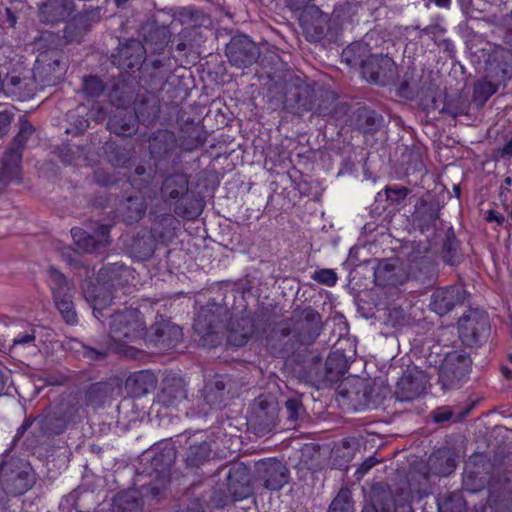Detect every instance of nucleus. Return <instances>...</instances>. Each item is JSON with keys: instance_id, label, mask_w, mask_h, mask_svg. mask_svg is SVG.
<instances>
[{"instance_id": "nucleus-30", "label": "nucleus", "mask_w": 512, "mask_h": 512, "mask_svg": "<svg viewBox=\"0 0 512 512\" xmlns=\"http://www.w3.org/2000/svg\"><path fill=\"white\" fill-rule=\"evenodd\" d=\"M366 49L365 45L362 44V43H355L349 47H347L344 51H343V58L349 63V64H352V63H356L357 62V59L356 58H351V55L353 53H355L356 51L357 52H361V51H364Z\"/></svg>"}, {"instance_id": "nucleus-44", "label": "nucleus", "mask_w": 512, "mask_h": 512, "mask_svg": "<svg viewBox=\"0 0 512 512\" xmlns=\"http://www.w3.org/2000/svg\"><path fill=\"white\" fill-rule=\"evenodd\" d=\"M116 268H117V267H115V266H114V267H112V268H111L112 272H114V271L116 270Z\"/></svg>"}, {"instance_id": "nucleus-20", "label": "nucleus", "mask_w": 512, "mask_h": 512, "mask_svg": "<svg viewBox=\"0 0 512 512\" xmlns=\"http://www.w3.org/2000/svg\"><path fill=\"white\" fill-rule=\"evenodd\" d=\"M210 447L207 443L203 442L199 445H193L189 448L186 461L190 466H198L209 458Z\"/></svg>"}, {"instance_id": "nucleus-10", "label": "nucleus", "mask_w": 512, "mask_h": 512, "mask_svg": "<svg viewBox=\"0 0 512 512\" xmlns=\"http://www.w3.org/2000/svg\"><path fill=\"white\" fill-rule=\"evenodd\" d=\"M187 398L185 383L181 378L166 377L157 394V402L167 408L179 409Z\"/></svg>"}, {"instance_id": "nucleus-9", "label": "nucleus", "mask_w": 512, "mask_h": 512, "mask_svg": "<svg viewBox=\"0 0 512 512\" xmlns=\"http://www.w3.org/2000/svg\"><path fill=\"white\" fill-rule=\"evenodd\" d=\"M465 291L459 286L439 288L431 296L430 307L438 315H445L455 306L463 303Z\"/></svg>"}, {"instance_id": "nucleus-21", "label": "nucleus", "mask_w": 512, "mask_h": 512, "mask_svg": "<svg viewBox=\"0 0 512 512\" xmlns=\"http://www.w3.org/2000/svg\"><path fill=\"white\" fill-rule=\"evenodd\" d=\"M328 512H353L348 490H341L332 501Z\"/></svg>"}, {"instance_id": "nucleus-33", "label": "nucleus", "mask_w": 512, "mask_h": 512, "mask_svg": "<svg viewBox=\"0 0 512 512\" xmlns=\"http://www.w3.org/2000/svg\"><path fill=\"white\" fill-rule=\"evenodd\" d=\"M129 202L134 207V211H135V215L129 216V219L131 221L139 219L142 216V214L144 213V210H145V208L143 206V203L141 201H138V200L133 201L132 199H130Z\"/></svg>"}, {"instance_id": "nucleus-6", "label": "nucleus", "mask_w": 512, "mask_h": 512, "mask_svg": "<svg viewBox=\"0 0 512 512\" xmlns=\"http://www.w3.org/2000/svg\"><path fill=\"white\" fill-rule=\"evenodd\" d=\"M227 56L234 66L242 68L257 60L259 50L249 37L241 35L234 37L228 44Z\"/></svg>"}, {"instance_id": "nucleus-13", "label": "nucleus", "mask_w": 512, "mask_h": 512, "mask_svg": "<svg viewBox=\"0 0 512 512\" xmlns=\"http://www.w3.org/2000/svg\"><path fill=\"white\" fill-rule=\"evenodd\" d=\"M228 489L235 500L248 497L250 494V475L246 466L237 465L229 471Z\"/></svg>"}, {"instance_id": "nucleus-8", "label": "nucleus", "mask_w": 512, "mask_h": 512, "mask_svg": "<svg viewBox=\"0 0 512 512\" xmlns=\"http://www.w3.org/2000/svg\"><path fill=\"white\" fill-rule=\"evenodd\" d=\"M9 465L5 464L2 471H5V479L3 480L4 490L13 495L26 492L34 482V474L28 464L19 462L16 467L17 471L11 470L10 474L6 473Z\"/></svg>"}, {"instance_id": "nucleus-39", "label": "nucleus", "mask_w": 512, "mask_h": 512, "mask_svg": "<svg viewBox=\"0 0 512 512\" xmlns=\"http://www.w3.org/2000/svg\"><path fill=\"white\" fill-rule=\"evenodd\" d=\"M435 4L440 8H449L451 5V0H435Z\"/></svg>"}, {"instance_id": "nucleus-46", "label": "nucleus", "mask_w": 512, "mask_h": 512, "mask_svg": "<svg viewBox=\"0 0 512 512\" xmlns=\"http://www.w3.org/2000/svg\"><path fill=\"white\" fill-rule=\"evenodd\" d=\"M510 361L512 362V354L509 356Z\"/></svg>"}, {"instance_id": "nucleus-14", "label": "nucleus", "mask_w": 512, "mask_h": 512, "mask_svg": "<svg viewBox=\"0 0 512 512\" xmlns=\"http://www.w3.org/2000/svg\"><path fill=\"white\" fill-rule=\"evenodd\" d=\"M144 47L139 41L131 40L119 50V59L115 62L123 69H133L141 65L145 59Z\"/></svg>"}, {"instance_id": "nucleus-15", "label": "nucleus", "mask_w": 512, "mask_h": 512, "mask_svg": "<svg viewBox=\"0 0 512 512\" xmlns=\"http://www.w3.org/2000/svg\"><path fill=\"white\" fill-rule=\"evenodd\" d=\"M155 384L156 379L154 374L147 370L134 373L126 382L130 393L135 397H140L146 394L154 388Z\"/></svg>"}, {"instance_id": "nucleus-26", "label": "nucleus", "mask_w": 512, "mask_h": 512, "mask_svg": "<svg viewBox=\"0 0 512 512\" xmlns=\"http://www.w3.org/2000/svg\"><path fill=\"white\" fill-rule=\"evenodd\" d=\"M35 335L33 331H26L18 334L12 341V347L16 349L18 346H34Z\"/></svg>"}, {"instance_id": "nucleus-25", "label": "nucleus", "mask_w": 512, "mask_h": 512, "mask_svg": "<svg viewBox=\"0 0 512 512\" xmlns=\"http://www.w3.org/2000/svg\"><path fill=\"white\" fill-rule=\"evenodd\" d=\"M326 366L329 371L337 369V373H343L346 370L344 355L341 353L331 354L326 361Z\"/></svg>"}, {"instance_id": "nucleus-28", "label": "nucleus", "mask_w": 512, "mask_h": 512, "mask_svg": "<svg viewBox=\"0 0 512 512\" xmlns=\"http://www.w3.org/2000/svg\"><path fill=\"white\" fill-rule=\"evenodd\" d=\"M408 190L404 187L399 188H393V187H387L385 189V194L388 200H391L392 202H398L400 200H403L407 196Z\"/></svg>"}, {"instance_id": "nucleus-32", "label": "nucleus", "mask_w": 512, "mask_h": 512, "mask_svg": "<svg viewBox=\"0 0 512 512\" xmlns=\"http://www.w3.org/2000/svg\"><path fill=\"white\" fill-rule=\"evenodd\" d=\"M11 123V116L6 109H0V135L4 134Z\"/></svg>"}, {"instance_id": "nucleus-16", "label": "nucleus", "mask_w": 512, "mask_h": 512, "mask_svg": "<svg viewBox=\"0 0 512 512\" xmlns=\"http://www.w3.org/2000/svg\"><path fill=\"white\" fill-rule=\"evenodd\" d=\"M21 153L19 149L8 151L2 159L0 169V182L9 183L19 178Z\"/></svg>"}, {"instance_id": "nucleus-36", "label": "nucleus", "mask_w": 512, "mask_h": 512, "mask_svg": "<svg viewBox=\"0 0 512 512\" xmlns=\"http://www.w3.org/2000/svg\"><path fill=\"white\" fill-rule=\"evenodd\" d=\"M452 414L448 410H438L434 413L433 419L435 422H444L451 418Z\"/></svg>"}, {"instance_id": "nucleus-31", "label": "nucleus", "mask_w": 512, "mask_h": 512, "mask_svg": "<svg viewBox=\"0 0 512 512\" xmlns=\"http://www.w3.org/2000/svg\"><path fill=\"white\" fill-rule=\"evenodd\" d=\"M33 127L27 121H23L20 126V131L16 137L18 143H24L27 138L32 134Z\"/></svg>"}, {"instance_id": "nucleus-35", "label": "nucleus", "mask_w": 512, "mask_h": 512, "mask_svg": "<svg viewBox=\"0 0 512 512\" xmlns=\"http://www.w3.org/2000/svg\"><path fill=\"white\" fill-rule=\"evenodd\" d=\"M83 355L91 360H94L104 357L105 354L93 348L83 346Z\"/></svg>"}, {"instance_id": "nucleus-38", "label": "nucleus", "mask_w": 512, "mask_h": 512, "mask_svg": "<svg viewBox=\"0 0 512 512\" xmlns=\"http://www.w3.org/2000/svg\"><path fill=\"white\" fill-rule=\"evenodd\" d=\"M374 510L376 512H394V506L393 504H388V505H384L382 507L378 506V505H374Z\"/></svg>"}, {"instance_id": "nucleus-7", "label": "nucleus", "mask_w": 512, "mask_h": 512, "mask_svg": "<svg viewBox=\"0 0 512 512\" xmlns=\"http://www.w3.org/2000/svg\"><path fill=\"white\" fill-rule=\"evenodd\" d=\"M256 473L269 490H279L287 483V469L276 459L269 458L256 463Z\"/></svg>"}, {"instance_id": "nucleus-27", "label": "nucleus", "mask_w": 512, "mask_h": 512, "mask_svg": "<svg viewBox=\"0 0 512 512\" xmlns=\"http://www.w3.org/2000/svg\"><path fill=\"white\" fill-rule=\"evenodd\" d=\"M53 10H58V7H56L52 2L45 3L40 8V15L42 19L46 22H54L62 19L64 17V9H61V11L58 12V15L56 17L50 18L48 16V13H50Z\"/></svg>"}, {"instance_id": "nucleus-43", "label": "nucleus", "mask_w": 512, "mask_h": 512, "mask_svg": "<svg viewBox=\"0 0 512 512\" xmlns=\"http://www.w3.org/2000/svg\"><path fill=\"white\" fill-rule=\"evenodd\" d=\"M170 181H171V179H170V178H169V179H167V180H166V182H165V185H166V186H168V185H169V183H170Z\"/></svg>"}, {"instance_id": "nucleus-34", "label": "nucleus", "mask_w": 512, "mask_h": 512, "mask_svg": "<svg viewBox=\"0 0 512 512\" xmlns=\"http://www.w3.org/2000/svg\"><path fill=\"white\" fill-rule=\"evenodd\" d=\"M375 465V462L372 459H368L361 464V466L357 469L356 475L357 478L360 479L364 476V474L371 469Z\"/></svg>"}, {"instance_id": "nucleus-4", "label": "nucleus", "mask_w": 512, "mask_h": 512, "mask_svg": "<svg viewBox=\"0 0 512 512\" xmlns=\"http://www.w3.org/2000/svg\"><path fill=\"white\" fill-rule=\"evenodd\" d=\"M428 383V377L418 367H409L397 382L396 397L399 401H410L420 396Z\"/></svg>"}, {"instance_id": "nucleus-5", "label": "nucleus", "mask_w": 512, "mask_h": 512, "mask_svg": "<svg viewBox=\"0 0 512 512\" xmlns=\"http://www.w3.org/2000/svg\"><path fill=\"white\" fill-rule=\"evenodd\" d=\"M362 73L367 81L385 85L395 74V63L387 55H372L363 61Z\"/></svg>"}, {"instance_id": "nucleus-3", "label": "nucleus", "mask_w": 512, "mask_h": 512, "mask_svg": "<svg viewBox=\"0 0 512 512\" xmlns=\"http://www.w3.org/2000/svg\"><path fill=\"white\" fill-rule=\"evenodd\" d=\"M49 275L51 278V289L53 291L57 309L67 323L75 324L77 321V316L74 310L71 295L67 293L70 291V285L68 281L65 279L63 274L56 270L54 267L49 269Z\"/></svg>"}, {"instance_id": "nucleus-18", "label": "nucleus", "mask_w": 512, "mask_h": 512, "mask_svg": "<svg viewBox=\"0 0 512 512\" xmlns=\"http://www.w3.org/2000/svg\"><path fill=\"white\" fill-rule=\"evenodd\" d=\"M83 291L84 296L91 304L96 317H98L96 313H99L101 309L105 308L111 302V292L104 285H84Z\"/></svg>"}, {"instance_id": "nucleus-11", "label": "nucleus", "mask_w": 512, "mask_h": 512, "mask_svg": "<svg viewBox=\"0 0 512 512\" xmlns=\"http://www.w3.org/2000/svg\"><path fill=\"white\" fill-rule=\"evenodd\" d=\"M4 93L12 95L20 100L31 98L37 89V82L28 75H23L20 71L13 70L3 80Z\"/></svg>"}, {"instance_id": "nucleus-40", "label": "nucleus", "mask_w": 512, "mask_h": 512, "mask_svg": "<svg viewBox=\"0 0 512 512\" xmlns=\"http://www.w3.org/2000/svg\"><path fill=\"white\" fill-rule=\"evenodd\" d=\"M503 153L507 155L512 154V139L503 147Z\"/></svg>"}, {"instance_id": "nucleus-22", "label": "nucleus", "mask_w": 512, "mask_h": 512, "mask_svg": "<svg viewBox=\"0 0 512 512\" xmlns=\"http://www.w3.org/2000/svg\"><path fill=\"white\" fill-rule=\"evenodd\" d=\"M496 91V84L491 81L481 80L476 84L474 88V98L480 102H485Z\"/></svg>"}, {"instance_id": "nucleus-17", "label": "nucleus", "mask_w": 512, "mask_h": 512, "mask_svg": "<svg viewBox=\"0 0 512 512\" xmlns=\"http://www.w3.org/2000/svg\"><path fill=\"white\" fill-rule=\"evenodd\" d=\"M487 323H478L473 317H463L459 321V334L464 343L472 345L478 342L481 334L486 330Z\"/></svg>"}, {"instance_id": "nucleus-12", "label": "nucleus", "mask_w": 512, "mask_h": 512, "mask_svg": "<svg viewBox=\"0 0 512 512\" xmlns=\"http://www.w3.org/2000/svg\"><path fill=\"white\" fill-rule=\"evenodd\" d=\"M71 235L75 245L80 250L92 252L99 246H104L108 243L109 227L107 225H100L94 235L88 234L81 228H73L71 229Z\"/></svg>"}, {"instance_id": "nucleus-41", "label": "nucleus", "mask_w": 512, "mask_h": 512, "mask_svg": "<svg viewBox=\"0 0 512 512\" xmlns=\"http://www.w3.org/2000/svg\"><path fill=\"white\" fill-rule=\"evenodd\" d=\"M246 339H247V336H246V335H243V336H242L241 341H239V342L237 343V345H242V344L246 341Z\"/></svg>"}, {"instance_id": "nucleus-19", "label": "nucleus", "mask_w": 512, "mask_h": 512, "mask_svg": "<svg viewBox=\"0 0 512 512\" xmlns=\"http://www.w3.org/2000/svg\"><path fill=\"white\" fill-rule=\"evenodd\" d=\"M135 123L136 119L134 115H129L128 118H119L118 116H114L112 119L108 122V128L111 132L122 135V136H128L134 133L135 129Z\"/></svg>"}, {"instance_id": "nucleus-1", "label": "nucleus", "mask_w": 512, "mask_h": 512, "mask_svg": "<svg viewBox=\"0 0 512 512\" xmlns=\"http://www.w3.org/2000/svg\"><path fill=\"white\" fill-rule=\"evenodd\" d=\"M110 338L112 343L109 350L132 357L134 356L133 349L125 348V344L144 340L172 347L181 340L182 330L171 321L161 319L152 326L151 332L148 334L138 310L125 309L111 317Z\"/></svg>"}, {"instance_id": "nucleus-45", "label": "nucleus", "mask_w": 512, "mask_h": 512, "mask_svg": "<svg viewBox=\"0 0 512 512\" xmlns=\"http://www.w3.org/2000/svg\"><path fill=\"white\" fill-rule=\"evenodd\" d=\"M230 341L234 342L235 340L233 339V336L231 335L230 336Z\"/></svg>"}, {"instance_id": "nucleus-23", "label": "nucleus", "mask_w": 512, "mask_h": 512, "mask_svg": "<svg viewBox=\"0 0 512 512\" xmlns=\"http://www.w3.org/2000/svg\"><path fill=\"white\" fill-rule=\"evenodd\" d=\"M103 89V82L96 76L86 77L83 81V90L90 96L99 95Z\"/></svg>"}, {"instance_id": "nucleus-47", "label": "nucleus", "mask_w": 512, "mask_h": 512, "mask_svg": "<svg viewBox=\"0 0 512 512\" xmlns=\"http://www.w3.org/2000/svg\"><path fill=\"white\" fill-rule=\"evenodd\" d=\"M363 512H369V510H368V509H365Z\"/></svg>"}, {"instance_id": "nucleus-2", "label": "nucleus", "mask_w": 512, "mask_h": 512, "mask_svg": "<svg viewBox=\"0 0 512 512\" xmlns=\"http://www.w3.org/2000/svg\"><path fill=\"white\" fill-rule=\"evenodd\" d=\"M65 73L66 65L61 61L57 51H45L38 55L33 69V77L41 88L55 85Z\"/></svg>"}, {"instance_id": "nucleus-42", "label": "nucleus", "mask_w": 512, "mask_h": 512, "mask_svg": "<svg viewBox=\"0 0 512 512\" xmlns=\"http://www.w3.org/2000/svg\"><path fill=\"white\" fill-rule=\"evenodd\" d=\"M128 0H115L117 6H120L122 4H124L125 2H127Z\"/></svg>"}, {"instance_id": "nucleus-37", "label": "nucleus", "mask_w": 512, "mask_h": 512, "mask_svg": "<svg viewBox=\"0 0 512 512\" xmlns=\"http://www.w3.org/2000/svg\"><path fill=\"white\" fill-rule=\"evenodd\" d=\"M487 220H488V221H495V222H497L498 224H502V222H503L504 218H503V216L498 215V214H496V213H495V212H493V211H489V213H488V217H487Z\"/></svg>"}, {"instance_id": "nucleus-24", "label": "nucleus", "mask_w": 512, "mask_h": 512, "mask_svg": "<svg viewBox=\"0 0 512 512\" xmlns=\"http://www.w3.org/2000/svg\"><path fill=\"white\" fill-rule=\"evenodd\" d=\"M312 278L321 284L334 286L337 282V275L332 269H321L314 272Z\"/></svg>"}, {"instance_id": "nucleus-29", "label": "nucleus", "mask_w": 512, "mask_h": 512, "mask_svg": "<svg viewBox=\"0 0 512 512\" xmlns=\"http://www.w3.org/2000/svg\"><path fill=\"white\" fill-rule=\"evenodd\" d=\"M285 406L288 413V418L291 421H296L302 408L301 403L296 399H289L286 401Z\"/></svg>"}]
</instances>
